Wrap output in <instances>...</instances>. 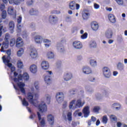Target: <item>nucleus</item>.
Instances as JSON below:
<instances>
[{"label":"nucleus","instance_id":"43","mask_svg":"<svg viewBox=\"0 0 127 127\" xmlns=\"http://www.w3.org/2000/svg\"><path fill=\"white\" fill-rule=\"evenodd\" d=\"M110 118L111 121H113V122H117V117L116 116L112 115L110 116Z\"/></svg>","mask_w":127,"mask_h":127},{"label":"nucleus","instance_id":"2","mask_svg":"<svg viewBox=\"0 0 127 127\" xmlns=\"http://www.w3.org/2000/svg\"><path fill=\"white\" fill-rule=\"evenodd\" d=\"M22 79L25 81H28V80H29V75H28V73L25 72L23 73V75L19 74L18 75L17 77H14L13 80L15 83L17 84L18 87H19L21 93L25 94V89H24L25 84L20 81Z\"/></svg>","mask_w":127,"mask_h":127},{"label":"nucleus","instance_id":"41","mask_svg":"<svg viewBox=\"0 0 127 127\" xmlns=\"http://www.w3.org/2000/svg\"><path fill=\"white\" fill-rule=\"evenodd\" d=\"M17 67L18 68H20V69L23 67V63H22V62H21V61H18Z\"/></svg>","mask_w":127,"mask_h":127},{"label":"nucleus","instance_id":"59","mask_svg":"<svg viewBox=\"0 0 127 127\" xmlns=\"http://www.w3.org/2000/svg\"><path fill=\"white\" fill-rule=\"evenodd\" d=\"M43 41L44 43H51V41L47 39H43Z\"/></svg>","mask_w":127,"mask_h":127},{"label":"nucleus","instance_id":"15","mask_svg":"<svg viewBox=\"0 0 127 127\" xmlns=\"http://www.w3.org/2000/svg\"><path fill=\"white\" fill-rule=\"evenodd\" d=\"M34 41L38 44H41L43 41V38L41 36H35L34 37Z\"/></svg>","mask_w":127,"mask_h":127},{"label":"nucleus","instance_id":"5","mask_svg":"<svg viewBox=\"0 0 127 127\" xmlns=\"http://www.w3.org/2000/svg\"><path fill=\"white\" fill-rule=\"evenodd\" d=\"M73 78V74H72V72L67 71L64 73L63 79L64 81H70L71 79Z\"/></svg>","mask_w":127,"mask_h":127},{"label":"nucleus","instance_id":"24","mask_svg":"<svg viewBox=\"0 0 127 127\" xmlns=\"http://www.w3.org/2000/svg\"><path fill=\"white\" fill-rule=\"evenodd\" d=\"M117 67L118 70H119V71L125 70V64L121 62H119L117 64Z\"/></svg>","mask_w":127,"mask_h":127},{"label":"nucleus","instance_id":"12","mask_svg":"<svg viewBox=\"0 0 127 127\" xmlns=\"http://www.w3.org/2000/svg\"><path fill=\"white\" fill-rule=\"evenodd\" d=\"M49 20L52 24H55L58 21V17L56 16L51 15L49 16Z\"/></svg>","mask_w":127,"mask_h":127},{"label":"nucleus","instance_id":"47","mask_svg":"<svg viewBox=\"0 0 127 127\" xmlns=\"http://www.w3.org/2000/svg\"><path fill=\"white\" fill-rule=\"evenodd\" d=\"M39 83H38V81H35L34 82L35 88L37 90H39Z\"/></svg>","mask_w":127,"mask_h":127},{"label":"nucleus","instance_id":"42","mask_svg":"<svg viewBox=\"0 0 127 127\" xmlns=\"http://www.w3.org/2000/svg\"><path fill=\"white\" fill-rule=\"evenodd\" d=\"M23 52H24L23 49H20L17 52V56L19 57L21 56L23 54Z\"/></svg>","mask_w":127,"mask_h":127},{"label":"nucleus","instance_id":"11","mask_svg":"<svg viewBox=\"0 0 127 127\" xmlns=\"http://www.w3.org/2000/svg\"><path fill=\"white\" fill-rule=\"evenodd\" d=\"M72 45L74 48H75V49H81L82 47H83V45H82V43L78 41H74L73 42Z\"/></svg>","mask_w":127,"mask_h":127},{"label":"nucleus","instance_id":"62","mask_svg":"<svg viewBox=\"0 0 127 127\" xmlns=\"http://www.w3.org/2000/svg\"><path fill=\"white\" fill-rule=\"evenodd\" d=\"M86 90L89 93H91V92H93V89L90 87H86Z\"/></svg>","mask_w":127,"mask_h":127},{"label":"nucleus","instance_id":"13","mask_svg":"<svg viewBox=\"0 0 127 127\" xmlns=\"http://www.w3.org/2000/svg\"><path fill=\"white\" fill-rule=\"evenodd\" d=\"M10 61H9V60H8L7 61H5V60H4V64L5 65L7 66L9 68H10L11 72H13L15 70V67L14 66L12 65V64L11 63H9Z\"/></svg>","mask_w":127,"mask_h":127},{"label":"nucleus","instance_id":"44","mask_svg":"<svg viewBox=\"0 0 127 127\" xmlns=\"http://www.w3.org/2000/svg\"><path fill=\"white\" fill-rule=\"evenodd\" d=\"M93 111L94 113H98L99 111H100V107H99V106L94 107Z\"/></svg>","mask_w":127,"mask_h":127},{"label":"nucleus","instance_id":"54","mask_svg":"<svg viewBox=\"0 0 127 127\" xmlns=\"http://www.w3.org/2000/svg\"><path fill=\"white\" fill-rule=\"evenodd\" d=\"M34 96H35V100H36L37 101V99L39 97V92L35 93Z\"/></svg>","mask_w":127,"mask_h":127},{"label":"nucleus","instance_id":"22","mask_svg":"<svg viewBox=\"0 0 127 127\" xmlns=\"http://www.w3.org/2000/svg\"><path fill=\"white\" fill-rule=\"evenodd\" d=\"M113 30L111 29H108L105 33V36L107 38H112L113 37Z\"/></svg>","mask_w":127,"mask_h":127},{"label":"nucleus","instance_id":"46","mask_svg":"<svg viewBox=\"0 0 127 127\" xmlns=\"http://www.w3.org/2000/svg\"><path fill=\"white\" fill-rule=\"evenodd\" d=\"M119 5H123L124 4V0H115Z\"/></svg>","mask_w":127,"mask_h":127},{"label":"nucleus","instance_id":"45","mask_svg":"<svg viewBox=\"0 0 127 127\" xmlns=\"http://www.w3.org/2000/svg\"><path fill=\"white\" fill-rule=\"evenodd\" d=\"M87 37H88V33L86 32L82 34L80 37L81 39H86Z\"/></svg>","mask_w":127,"mask_h":127},{"label":"nucleus","instance_id":"49","mask_svg":"<svg viewBox=\"0 0 127 127\" xmlns=\"http://www.w3.org/2000/svg\"><path fill=\"white\" fill-rule=\"evenodd\" d=\"M56 96H58L59 97H63V98H64V93L62 92H59L57 93Z\"/></svg>","mask_w":127,"mask_h":127},{"label":"nucleus","instance_id":"16","mask_svg":"<svg viewBox=\"0 0 127 127\" xmlns=\"http://www.w3.org/2000/svg\"><path fill=\"white\" fill-rule=\"evenodd\" d=\"M89 109L90 107L89 106H86L83 108L82 112L84 115V118H88L89 117V115H90Z\"/></svg>","mask_w":127,"mask_h":127},{"label":"nucleus","instance_id":"40","mask_svg":"<svg viewBox=\"0 0 127 127\" xmlns=\"http://www.w3.org/2000/svg\"><path fill=\"white\" fill-rule=\"evenodd\" d=\"M22 104L23 106H24V107H28V105H29L28 102L26 101V99H25V98H24L23 100H22Z\"/></svg>","mask_w":127,"mask_h":127},{"label":"nucleus","instance_id":"50","mask_svg":"<svg viewBox=\"0 0 127 127\" xmlns=\"http://www.w3.org/2000/svg\"><path fill=\"white\" fill-rule=\"evenodd\" d=\"M78 28L77 27H74L71 29L72 33H75V32H77L78 31Z\"/></svg>","mask_w":127,"mask_h":127},{"label":"nucleus","instance_id":"4","mask_svg":"<svg viewBox=\"0 0 127 127\" xmlns=\"http://www.w3.org/2000/svg\"><path fill=\"white\" fill-rule=\"evenodd\" d=\"M9 34L6 33L5 36V42H3L1 47V52H5L4 49L8 48V39H9Z\"/></svg>","mask_w":127,"mask_h":127},{"label":"nucleus","instance_id":"63","mask_svg":"<svg viewBox=\"0 0 127 127\" xmlns=\"http://www.w3.org/2000/svg\"><path fill=\"white\" fill-rule=\"evenodd\" d=\"M94 8H95V9H98V8H100V5H99L97 3H94Z\"/></svg>","mask_w":127,"mask_h":127},{"label":"nucleus","instance_id":"39","mask_svg":"<svg viewBox=\"0 0 127 127\" xmlns=\"http://www.w3.org/2000/svg\"><path fill=\"white\" fill-rule=\"evenodd\" d=\"M9 27L10 30H13V28H14V22L12 21H10L9 23Z\"/></svg>","mask_w":127,"mask_h":127},{"label":"nucleus","instance_id":"27","mask_svg":"<svg viewBox=\"0 0 127 127\" xmlns=\"http://www.w3.org/2000/svg\"><path fill=\"white\" fill-rule=\"evenodd\" d=\"M29 13L31 15H38L39 14V11L36 9L32 8L30 10Z\"/></svg>","mask_w":127,"mask_h":127},{"label":"nucleus","instance_id":"26","mask_svg":"<svg viewBox=\"0 0 127 127\" xmlns=\"http://www.w3.org/2000/svg\"><path fill=\"white\" fill-rule=\"evenodd\" d=\"M7 12L10 15H16V12L13 10V8L12 7H9L8 8Z\"/></svg>","mask_w":127,"mask_h":127},{"label":"nucleus","instance_id":"33","mask_svg":"<svg viewBox=\"0 0 127 127\" xmlns=\"http://www.w3.org/2000/svg\"><path fill=\"white\" fill-rule=\"evenodd\" d=\"M90 64L92 67H96L97 65V61L95 60H91L90 61Z\"/></svg>","mask_w":127,"mask_h":127},{"label":"nucleus","instance_id":"56","mask_svg":"<svg viewBox=\"0 0 127 127\" xmlns=\"http://www.w3.org/2000/svg\"><path fill=\"white\" fill-rule=\"evenodd\" d=\"M66 22H71V16H67L66 19H65Z\"/></svg>","mask_w":127,"mask_h":127},{"label":"nucleus","instance_id":"29","mask_svg":"<svg viewBox=\"0 0 127 127\" xmlns=\"http://www.w3.org/2000/svg\"><path fill=\"white\" fill-rule=\"evenodd\" d=\"M8 1L11 4L12 3L19 4L22 1H24V0H8Z\"/></svg>","mask_w":127,"mask_h":127},{"label":"nucleus","instance_id":"53","mask_svg":"<svg viewBox=\"0 0 127 127\" xmlns=\"http://www.w3.org/2000/svg\"><path fill=\"white\" fill-rule=\"evenodd\" d=\"M62 63L61 61H59L57 63L56 67L57 68H60L61 67Z\"/></svg>","mask_w":127,"mask_h":127},{"label":"nucleus","instance_id":"32","mask_svg":"<svg viewBox=\"0 0 127 127\" xmlns=\"http://www.w3.org/2000/svg\"><path fill=\"white\" fill-rule=\"evenodd\" d=\"M112 108L115 109L117 111H119L121 109V104L119 103H114L112 105Z\"/></svg>","mask_w":127,"mask_h":127},{"label":"nucleus","instance_id":"58","mask_svg":"<svg viewBox=\"0 0 127 127\" xmlns=\"http://www.w3.org/2000/svg\"><path fill=\"white\" fill-rule=\"evenodd\" d=\"M33 3V0H28L27 1V5H31Z\"/></svg>","mask_w":127,"mask_h":127},{"label":"nucleus","instance_id":"21","mask_svg":"<svg viewBox=\"0 0 127 127\" xmlns=\"http://www.w3.org/2000/svg\"><path fill=\"white\" fill-rule=\"evenodd\" d=\"M47 120L50 125H53L54 124V116L51 114L48 115Z\"/></svg>","mask_w":127,"mask_h":127},{"label":"nucleus","instance_id":"37","mask_svg":"<svg viewBox=\"0 0 127 127\" xmlns=\"http://www.w3.org/2000/svg\"><path fill=\"white\" fill-rule=\"evenodd\" d=\"M67 120L69 122L72 121V112H68L66 114Z\"/></svg>","mask_w":127,"mask_h":127},{"label":"nucleus","instance_id":"17","mask_svg":"<svg viewBox=\"0 0 127 127\" xmlns=\"http://www.w3.org/2000/svg\"><path fill=\"white\" fill-rule=\"evenodd\" d=\"M91 26L92 30L95 31L99 29V24L96 21H93L91 23Z\"/></svg>","mask_w":127,"mask_h":127},{"label":"nucleus","instance_id":"10","mask_svg":"<svg viewBox=\"0 0 127 127\" xmlns=\"http://www.w3.org/2000/svg\"><path fill=\"white\" fill-rule=\"evenodd\" d=\"M82 71L83 74L89 75L92 73V69L88 66H84L82 68Z\"/></svg>","mask_w":127,"mask_h":127},{"label":"nucleus","instance_id":"19","mask_svg":"<svg viewBox=\"0 0 127 127\" xmlns=\"http://www.w3.org/2000/svg\"><path fill=\"white\" fill-rule=\"evenodd\" d=\"M38 117L39 121H40L41 127H44L45 126V119L44 118L41 119V115L39 112H37Z\"/></svg>","mask_w":127,"mask_h":127},{"label":"nucleus","instance_id":"25","mask_svg":"<svg viewBox=\"0 0 127 127\" xmlns=\"http://www.w3.org/2000/svg\"><path fill=\"white\" fill-rule=\"evenodd\" d=\"M108 19L112 23H116V17L113 14H109L108 15Z\"/></svg>","mask_w":127,"mask_h":127},{"label":"nucleus","instance_id":"48","mask_svg":"<svg viewBox=\"0 0 127 127\" xmlns=\"http://www.w3.org/2000/svg\"><path fill=\"white\" fill-rule=\"evenodd\" d=\"M15 44V39H12L10 42V46H13Z\"/></svg>","mask_w":127,"mask_h":127},{"label":"nucleus","instance_id":"38","mask_svg":"<svg viewBox=\"0 0 127 127\" xmlns=\"http://www.w3.org/2000/svg\"><path fill=\"white\" fill-rule=\"evenodd\" d=\"M108 116H107L106 115H105L102 117V122L103 124H105L106 125V124L108 123Z\"/></svg>","mask_w":127,"mask_h":127},{"label":"nucleus","instance_id":"64","mask_svg":"<svg viewBox=\"0 0 127 127\" xmlns=\"http://www.w3.org/2000/svg\"><path fill=\"white\" fill-rule=\"evenodd\" d=\"M4 7H5L4 4L2 3L0 5V9H1V10H3V9L4 8Z\"/></svg>","mask_w":127,"mask_h":127},{"label":"nucleus","instance_id":"23","mask_svg":"<svg viewBox=\"0 0 127 127\" xmlns=\"http://www.w3.org/2000/svg\"><path fill=\"white\" fill-rule=\"evenodd\" d=\"M30 71L31 72V73L35 74V73L37 72V66H36L35 64H32L30 66Z\"/></svg>","mask_w":127,"mask_h":127},{"label":"nucleus","instance_id":"8","mask_svg":"<svg viewBox=\"0 0 127 127\" xmlns=\"http://www.w3.org/2000/svg\"><path fill=\"white\" fill-rule=\"evenodd\" d=\"M47 75L45 76L44 80L45 83H46V84H47L48 85H49L50 84H51V79L50 78V75L52 74V71H47Z\"/></svg>","mask_w":127,"mask_h":127},{"label":"nucleus","instance_id":"61","mask_svg":"<svg viewBox=\"0 0 127 127\" xmlns=\"http://www.w3.org/2000/svg\"><path fill=\"white\" fill-rule=\"evenodd\" d=\"M58 43H60L61 44H64V43H66V39L65 38L62 39L61 42Z\"/></svg>","mask_w":127,"mask_h":127},{"label":"nucleus","instance_id":"55","mask_svg":"<svg viewBox=\"0 0 127 127\" xmlns=\"http://www.w3.org/2000/svg\"><path fill=\"white\" fill-rule=\"evenodd\" d=\"M28 34L26 33V31H24L22 34V36L23 38H26L27 37Z\"/></svg>","mask_w":127,"mask_h":127},{"label":"nucleus","instance_id":"35","mask_svg":"<svg viewBox=\"0 0 127 127\" xmlns=\"http://www.w3.org/2000/svg\"><path fill=\"white\" fill-rule=\"evenodd\" d=\"M56 100L57 102L60 104V103H62L63 101H64V97H63L62 96L61 97L56 95Z\"/></svg>","mask_w":127,"mask_h":127},{"label":"nucleus","instance_id":"30","mask_svg":"<svg viewBox=\"0 0 127 127\" xmlns=\"http://www.w3.org/2000/svg\"><path fill=\"white\" fill-rule=\"evenodd\" d=\"M57 47L60 52H63V51H64V47L63 46V44L58 43L57 44Z\"/></svg>","mask_w":127,"mask_h":127},{"label":"nucleus","instance_id":"1","mask_svg":"<svg viewBox=\"0 0 127 127\" xmlns=\"http://www.w3.org/2000/svg\"><path fill=\"white\" fill-rule=\"evenodd\" d=\"M27 99L29 103L38 107V109L40 113H44L47 111V106L46 104L49 105L50 104L51 96L49 94H46L44 98V101H42L41 103L38 105V101L37 100L33 99V93L28 92L27 94Z\"/></svg>","mask_w":127,"mask_h":127},{"label":"nucleus","instance_id":"60","mask_svg":"<svg viewBox=\"0 0 127 127\" xmlns=\"http://www.w3.org/2000/svg\"><path fill=\"white\" fill-rule=\"evenodd\" d=\"M79 112H80L79 110H77L74 112L73 113L74 117H78V115L79 114Z\"/></svg>","mask_w":127,"mask_h":127},{"label":"nucleus","instance_id":"28","mask_svg":"<svg viewBox=\"0 0 127 127\" xmlns=\"http://www.w3.org/2000/svg\"><path fill=\"white\" fill-rule=\"evenodd\" d=\"M90 16V13L87 10L83 11L82 12V17L83 19H88Z\"/></svg>","mask_w":127,"mask_h":127},{"label":"nucleus","instance_id":"3","mask_svg":"<svg viewBox=\"0 0 127 127\" xmlns=\"http://www.w3.org/2000/svg\"><path fill=\"white\" fill-rule=\"evenodd\" d=\"M84 103H82L81 99H78L76 102V100H72L69 105V110H75L78 108H82L84 106Z\"/></svg>","mask_w":127,"mask_h":127},{"label":"nucleus","instance_id":"6","mask_svg":"<svg viewBox=\"0 0 127 127\" xmlns=\"http://www.w3.org/2000/svg\"><path fill=\"white\" fill-rule=\"evenodd\" d=\"M69 8L72 9V10H74V9H79L80 8V4L76 3V2L72 1L70 2L69 4Z\"/></svg>","mask_w":127,"mask_h":127},{"label":"nucleus","instance_id":"18","mask_svg":"<svg viewBox=\"0 0 127 127\" xmlns=\"http://www.w3.org/2000/svg\"><path fill=\"white\" fill-rule=\"evenodd\" d=\"M41 66L43 70H47V69L49 68V63L45 61H44L41 63Z\"/></svg>","mask_w":127,"mask_h":127},{"label":"nucleus","instance_id":"36","mask_svg":"<svg viewBox=\"0 0 127 127\" xmlns=\"http://www.w3.org/2000/svg\"><path fill=\"white\" fill-rule=\"evenodd\" d=\"M47 56L49 59H52V58H54V53L52 52H49L47 53Z\"/></svg>","mask_w":127,"mask_h":127},{"label":"nucleus","instance_id":"31","mask_svg":"<svg viewBox=\"0 0 127 127\" xmlns=\"http://www.w3.org/2000/svg\"><path fill=\"white\" fill-rule=\"evenodd\" d=\"M22 19V18L21 17V16H19L18 18L17 19V27L18 28V30H20V28L21 27V26L20 25V23L21 22V20Z\"/></svg>","mask_w":127,"mask_h":127},{"label":"nucleus","instance_id":"52","mask_svg":"<svg viewBox=\"0 0 127 127\" xmlns=\"http://www.w3.org/2000/svg\"><path fill=\"white\" fill-rule=\"evenodd\" d=\"M6 17V11L3 10L2 12V18H5Z\"/></svg>","mask_w":127,"mask_h":127},{"label":"nucleus","instance_id":"57","mask_svg":"<svg viewBox=\"0 0 127 127\" xmlns=\"http://www.w3.org/2000/svg\"><path fill=\"white\" fill-rule=\"evenodd\" d=\"M103 96L104 97H108V96H109V92L106 90H104L103 92Z\"/></svg>","mask_w":127,"mask_h":127},{"label":"nucleus","instance_id":"51","mask_svg":"<svg viewBox=\"0 0 127 127\" xmlns=\"http://www.w3.org/2000/svg\"><path fill=\"white\" fill-rule=\"evenodd\" d=\"M90 47H96L97 46V44L96 43V42H91L90 44Z\"/></svg>","mask_w":127,"mask_h":127},{"label":"nucleus","instance_id":"9","mask_svg":"<svg viewBox=\"0 0 127 127\" xmlns=\"http://www.w3.org/2000/svg\"><path fill=\"white\" fill-rule=\"evenodd\" d=\"M38 56L37 50L35 48H32L30 50V56L32 59H35Z\"/></svg>","mask_w":127,"mask_h":127},{"label":"nucleus","instance_id":"20","mask_svg":"<svg viewBox=\"0 0 127 127\" xmlns=\"http://www.w3.org/2000/svg\"><path fill=\"white\" fill-rule=\"evenodd\" d=\"M16 47H22L23 46V41L21 38H18L16 41Z\"/></svg>","mask_w":127,"mask_h":127},{"label":"nucleus","instance_id":"7","mask_svg":"<svg viewBox=\"0 0 127 127\" xmlns=\"http://www.w3.org/2000/svg\"><path fill=\"white\" fill-rule=\"evenodd\" d=\"M103 73L105 78H110L111 77V70L108 67H104L103 68Z\"/></svg>","mask_w":127,"mask_h":127},{"label":"nucleus","instance_id":"34","mask_svg":"<svg viewBox=\"0 0 127 127\" xmlns=\"http://www.w3.org/2000/svg\"><path fill=\"white\" fill-rule=\"evenodd\" d=\"M77 92H78V90L76 88H73L69 90V91H68V93L69 95H75V94H76Z\"/></svg>","mask_w":127,"mask_h":127},{"label":"nucleus","instance_id":"14","mask_svg":"<svg viewBox=\"0 0 127 127\" xmlns=\"http://www.w3.org/2000/svg\"><path fill=\"white\" fill-rule=\"evenodd\" d=\"M6 54L8 55V56H7V57L5 56H4L2 57V59L3 60V62L4 63V60H5V61H7L8 60H9V61H10V55H11V50L10 49L6 51Z\"/></svg>","mask_w":127,"mask_h":127}]
</instances>
